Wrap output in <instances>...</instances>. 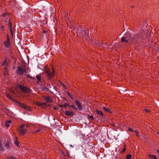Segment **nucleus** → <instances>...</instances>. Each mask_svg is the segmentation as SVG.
<instances>
[{"instance_id":"1","label":"nucleus","mask_w":159,"mask_h":159,"mask_svg":"<svg viewBox=\"0 0 159 159\" xmlns=\"http://www.w3.org/2000/svg\"><path fill=\"white\" fill-rule=\"evenodd\" d=\"M139 36L138 35L132 36L129 34L127 33L121 38V41L122 42H125V43H127L129 41L133 43L137 41L139 39Z\"/></svg>"},{"instance_id":"2","label":"nucleus","mask_w":159,"mask_h":159,"mask_svg":"<svg viewBox=\"0 0 159 159\" xmlns=\"http://www.w3.org/2000/svg\"><path fill=\"white\" fill-rule=\"evenodd\" d=\"M30 70L28 67L19 66L17 70L16 71V73L18 74L23 75L24 73L27 74L29 73Z\"/></svg>"},{"instance_id":"3","label":"nucleus","mask_w":159,"mask_h":159,"mask_svg":"<svg viewBox=\"0 0 159 159\" xmlns=\"http://www.w3.org/2000/svg\"><path fill=\"white\" fill-rule=\"evenodd\" d=\"M77 30L76 31V33L78 34L82 33L83 36H84L86 39L88 40L89 39V31L88 30H83L84 28L80 27H79L77 28Z\"/></svg>"},{"instance_id":"4","label":"nucleus","mask_w":159,"mask_h":159,"mask_svg":"<svg viewBox=\"0 0 159 159\" xmlns=\"http://www.w3.org/2000/svg\"><path fill=\"white\" fill-rule=\"evenodd\" d=\"M27 126L25 125H21L18 129L19 133L21 136H23L27 132Z\"/></svg>"},{"instance_id":"5","label":"nucleus","mask_w":159,"mask_h":159,"mask_svg":"<svg viewBox=\"0 0 159 159\" xmlns=\"http://www.w3.org/2000/svg\"><path fill=\"white\" fill-rule=\"evenodd\" d=\"M45 70L49 78H51L54 76L55 71L53 68L52 69V72L49 69H46Z\"/></svg>"},{"instance_id":"6","label":"nucleus","mask_w":159,"mask_h":159,"mask_svg":"<svg viewBox=\"0 0 159 159\" xmlns=\"http://www.w3.org/2000/svg\"><path fill=\"white\" fill-rule=\"evenodd\" d=\"M19 87L21 91L23 92L28 93L30 92V89L25 86L20 85Z\"/></svg>"},{"instance_id":"7","label":"nucleus","mask_w":159,"mask_h":159,"mask_svg":"<svg viewBox=\"0 0 159 159\" xmlns=\"http://www.w3.org/2000/svg\"><path fill=\"white\" fill-rule=\"evenodd\" d=\"M10 41L8 38H7V41L4 43V46L7 48H9L10 46Z\"/></svg>"},{"instance_id":"8","label":"nucleus","mask_w":159,"mask_h":159,"mask_svg":"<svg viewBox=\"0 0 159 159\" xmlns=\"http://www.w3.org/2000/svg\"><path fill=\"white\" fill-rule=\"evenodd\" d=\"M75 102L79 110L80 111L82 110H83V108L80 103L77 100H76L75 101Z\"/></svg>"},{"instance_id":"9","label":"nucleus","mask_w":159,"mask_h":159,"mask_svg":"<svg viewBox=\"0 0 159 159\" xmlns=\"http://www.w3.org/2000/svg\"><path fill=\"white\" fill-rule=\"evenodd\" d=\"M36 105L38 106H40L42 107H44V106H46L47 105L45 102L41 103L39 102H36L35 103Z\"/></svg>"},{"instance_id":"10","label":"nucleus","mask_w":159,"mask_h":159,"mask_svg":"<svg viewBox=\"0 0 159 159\" xmlns=\"http://www.w3.org/2000/svg\"><path fill=\"white\" fill-rule=\"evenodd\" d=\"M44 100L49 102H52V100L51 98L49 96L45 97L44 98Z\"/></svg>"},{"instance_id":"11","label":"nucleus","mask_w":159,"mask_h":159,"mask_svg":"<svg viewBox=\"0 0 159 159\" xmlns=\"http://www.w3.org/2000/svg\"><path fill=\"white\" fill-rule=\"evenodd\" d=\"M66 115L67 116H72L73 113L71 111H66L65 113Z\"/></svg>"},{"instance_id":"12","label":"nucleus","mask_w":159,"mask_h":159,"mask_svg":"<svg viewBox=\"0 0 159 159\" xmlns=\"http://www.w3.org/2000/svg\"><path fill=\"white\" fill-rule=\"evenodd\" d=\"M11 123V121L10 120H8L6 122L5 125L6 127H8L10 125V124Z\"/></svg>"},{"instance_id":"13","label":"nucleus","mask_w":159,"mask_h":159,"mask_svg":"<svg viewBox=\"0 0 159 159\" xmlns=\"http://www.w3.org/2000/svg\"><path fill=\"white\" fill-rule=\"evenodd\" d=\"M8 64V62L7 61L6 59L5 60V61L3 62L2 63L0 64V65L1 66H7Z\"/></svg>"},{"instance_id":"14","label":"nucleus","mask_w":159,"mask_h":159,"mask_svg":"<svg viewBox=\"0 0 159 159\" xmlns=\"http://www.w3.org/2000/svg\"><path fill=\"white\" fill-rule=\"evenodd\" d=\"M41 75H39L36 76V79L38 80V82H39L41 80Z\"/></svg>"},{"instance_id":"15","label":"nucleus","mask_w":159,"mask_h":159,"mask_svg":"<svg viewBox=\"0 0 159 159\" xmlns=\"http://www.w3.org/2000/svg\"><path fill=\"white\" fill-rule=\"evenodd\" d=\"M96 111L97 113L99 115H101L102 116H103V113L101 111L97 110Z\"/></svg>"},{"instance_id":"16","label":"nucleus","mask_w":159,"mask_h":159,"mask_svg":"<svg viewBox=\"0 0 159 159\" xmlns=\"http://www.w3.org/2000/svg\"><path fill=\"white\" fill-rule=\"evenodd\" d=\"M11 22L10 20L9 21V24H8V26H10V31L11 32V33H12V29L11 28Z\"/></svg>"},{"instance_id":"17","label":"nucleus","mask_w":159,"mask_h":159,"mask_svg":"<svg viewBox=\"0 0 159 159\" xmlns=\"http://www.w3.org/2000/svg\"><path fill=\"white\" fill-rule=\"evenodd\" d=\"M7 97L10 100H12L13 99L12 98L9 94H6Z\"/></svg>"},{"instance_id":"18","label":"nucleus","mask_w":159,"mask_h":159,"mask_svg":"<svg viewBox=\"0 0 159 159\" xmlns=\"http://www.w3.org/2000/svg\"><path fill=\"white\" fill-rule=\"evenodd\" d=\"M149 156L152 159H157L155 155H149Z\"/></svg>"},{"instance_id":"19","label":"nucleus","mask_w":159,"mask_h":159,"mask_svg":"<svg viewBox=\"0 0 159 159\" xmlns=\"http://www.w3.org/2000/svg\"><path fill=\"white\" fill-rule=\"evenodd\" d=\"M41 130H42V129L41 128H39V129H38V130H36L35 129H34V132L35 133H37L38 132L41 131Z\"/></svg>"},{"instance_id":"20","label":"nucleus","mask_w":159,"mask_h":159,"mask_svg":"<svg viewBox=\"0 0 159 159\" xmlns=\"http://www.w3.org/2000/svg\"><path fill=\"white\" fill-rule=\"evenodd\" d=\"M6 159H17L16 158L12 157L9 156L6 157Z\"/></svg>"},{"instance_id":"21","label":"nucleus","mask_w":159,"mask_h":159,"mask_svg":"<svg viewBox=\"0 0 159 159\" xmlns=\"http://www.w3.org/2000/svg\"><path fill=\"white\" fill-rule=\"evenodd\" d=\"M126 158L127 159H131V156L130 154H128L126 156Z\"/></svg>"},{"instance_id":"22","label":"nucleus","mask_w":159,"mask_h":159,"mask_svg":"<svg viewBox=\"0 0 159 159\" xmlns=\"http://www.w3.org/2000/svg\"><path fill=\"white\" fill-rule=\"evenodd\" d=\"M134 132L136 133V135L137 136H139V133L136 130H135L134 131Z\"/></svg>"},{"instance_id":"23","label":"nucleus","mask_w":159,"mask_h":159,"mask_svg":"<svg viewBox=\"0 0 159 159\" xmlns=\"http://www.w3.org/2000/svg\"><path fill=\"white\" fill-rule=\"evenodd\" d=\"M14 143H15V144H16V145L17 146H19V145H18V141H17V140H14Z\"/></svg>"},{"instance_id":"24","label":"nucleus","mask_w":159,"mask_h":159,"mask_svg":"<svg viewBox=\"0 0 159 159\" xmlns=\"http://www.w3.org/2000/svg\"><path fill=\"white\" fill-rule=\"evenodd\" d=\"M20 106L22 107L25 108H26V106L24 104H22V103H20Z\"/></svg>"},{"instance_id":"25","label":"nucleus","mask_w":159,"mask_h":159,"mask_svg":"<svg viewBox=\"0 0 159 159\" xmlns=\"http://www.w3.org/2000/svg\"><path fill=\"white\" fill-rule=\"evenodd\" d=\"M89 117L93 120H94L95 119V118L92 115L90 116H89Z\"/></svg>"},{"instance_id":"26","label":"nucleus","mask_w":159,"mask_h":159,"mask_svg":"<svg viewBox=\"0 0 159 159\" xmlns=\"http://www.w3.org/2000/svg\"><path fill=\"white\" fill-rule=\"evenodd\" d=\"M67 104H65L64 105H60V107H66L67 106Z\"/></svg>"},{"instance_id":"27","label":"nucleus","mask_w":159,"mask_h":159,"mask_svg":"<svg viewBox=\"0 0 159 159\" xmlns=\"http://www.w3.org/2000/svg\"><path fill=\"white\" fill-rule=\"evenodd\" d=\"M70 107H72L73 109H75V110H77V108L75 106H74L72 105H70Z\"/></svg>"},{"instance_id":"28","label":"nucleus","mask_w":159,"mask_h":159,"mask_svg":"<svg viewBox=\"0 0 159 159\" xmlns=\"http://www.w3.org/2000/svg\"><path fill=\"white\" fill-rule=\"evenodd\" d=\"M104 109L107 112H109V109L108 108H105L104 107H103Z\"/></svg>"},{"instance_id":"29","label":"nucleus","mask_w":159,"mask_h":159,"mask_svg":"<svg viewBox=\"0 0 159 159\" xmlns=\"http://www.w3.org/2000/svg\"><path fill=\"white\" fill-rule=\"evenodd\" d=\"M3 149V148L2 147L1 143L0 142V150H2Z\"/></svg>"},{"instance_id":"30","label":"nucleus","mask_w":159,"mask_h":159,"mask_svg":"<svg viewBox=\"0 0 159 159\" xmlns=\"http://www.w3.org/2000/svg\"><path fill=\"white\" fill-rule=\"evenodd\" d=\"M144 110L147 113H148V112H149V110H148L146 108H144Z\"/></svg>"},{"instance_id":"31","label":"nucleus","mask_w":159,"mask_h":159,"mask_svg":"<svg viewBox=\"0 0 159 159\" xmlns=\"http://www.w3.org/2000/svg\"><path fill=\"white\" fill-rule=\"evenodd\" d=\"M128 131L130 132H133V131L132 129L130 128H129L128 129Z\"/></svg>"},{"instance_id":"32","label":"nucleus","mask_w":159,"mask_h":159,"mask_svg":"<svg viewBox=\"0 0 159 159\" xmlns=\"http://www.w3.org/2000/svg\"><path fill=\"white\" fill-rule=\"evenodd\" d=\"M27 76H28V77H29V78H31V79H33V77H32L30 75H28Z\"/></svg>"},{"instance_id":"33","label":"nucleus","mask_w":159,"mask_h":159,"mask_svg":"<svg viewBox=\"0 0 159 159\" xmlns=\"http://www.w3.org/2000/svg\"><path fill=\"white\" fill-rule=\"evenodd\" d=\"M1 30H3V31H4V30L3 29V28H4V26H1Z\"/></svg>"},{"instance_id":"34","label":"nucleus","mask_w":159,"mask_h":159,"mask_svg":"<svg viewBox=\"0 0 159 159\" xmlns=\"http://www.w3.org/2000/svg\"><path fill=\"white\" fill-rule=\"evenodd\" d=\"M4 70H5V71H7V66H5L4 67Z\"/></svg>"},{"instance_id":"35","label":"nucleus","mask_w":159,"mask_h":159,"mask_svg":"<svg viewBox=\"0 0 159 159\" xmlns=\"http://www.w3.org/2000/svg\"><path fill=\"white\" fill-rule=\"evenodd\" d=\"M125 148H124L123 149L122 152H125Z\"/></svg>"},{"instance_id":"36","label":"nucleus","mask_w":159,"mask_h":159,"mask_svg":"<svg viewBox=\"0 0 159 159\" xmlns=\"http://www.w3.org/2000/svg\"><path fill=\"white\" fill-rule=\"evenodd\" d=\"M157 152H158V153H159V150H157Z\"/></svg>"},{"instance_id":"37","label":"nucleus","mask_w":159,"mask_h":159,"mask_svg":"<svg viewBox=\"0 0 159 159\" xmlns=\"http://www.w3.org/2000/svg\"><path fill=\"white\" fill-rule=\"evenodd\" d=\"M62 86H63V87H65V86L64 84H63L62 85Z\"/></svg>"},{"instance_id":"38","label":"nucleus","mask_w":159,"mask_h":159,"mask_svg":"<svg viewBox=\"0 0 159 159\" xmlns=\"http://www.w3.org/2000/svg\"><path fill=\"white\" fill-rule=\"evenodd\" d=\"M43 33H45V31L44 30L43 31Z\"/></svg>"}]
</instances>
